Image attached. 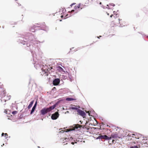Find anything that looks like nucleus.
I'll list each match as a JSON object with an SVG mask.
<instances>
[{"instance_id":"7","label":"nucleus","mask_w":148,"mask_h":148,"mask_svg":"<svg viewBox=\"0 0 148 148\" xmlns=\"http://www.w3.org/2000/svg\"><path fill=\"white\" fill-rule=\"evenodd\" d=\"M77 114L80 115L84 117L86 116V113L83 111L79 110L78 109L77 111Z\"/></svg>"},{"instance_id":"12","label":"nucleus","mask_w":148,"mask_h":148,"mask_svg":"<svg viewBox=\"0 0 148 148\" xmlns=\"http://www.w3.org/2000/svg\"><path fill=\"white\" fill-rule=\"evenodd\" d=\"M138 143H136L134 142H132V146L130 147V148H138V146L136 145V144Z\"/></svg>"},{"instance_id":"33","label":"nucleus","mask_w":148,"mask_h":148,"mask_svg":"<svg viewBox=\"0 0 148 148\" xmlns=\"http://www.w3.org/2000/svg\"><path fill=\"white\" fill-rule=\"evenodd\" d=\"M107 126H109L108 125H107Z\"/></svg>"},{"instance_id":"18","label":"nucleus","mask_w":148,"mask_h":148,"mask_svg":"<svg viewBox=\"0 0 148 148\" xmlns=\"http://www.w3.org/2000/svg\"><path fill=\"white\" fill-rule=\"evenodd\" d=\"M5 135L4 136L6 138H7L8 137V134H7V133H5V134H4V133H3L2 134H1V136H4V135Z\"/></svg>"},{"instance_id":"15","label":"nucleus","mask_w":148,"mask_h":148,"mask_svg":"<svg viewBox=\"0 0 148 148\" xmlns=\"http://www.w3.org/2000/svg\"><path fill=\"white\" fill-rule=\"evenodd\" d=\"M82 127V126L79 125L78 124H76L75 125V126L74 127V130H75V128L77 129L78 128H81Z\"/></svg>"},{"instance_id":"19","label":"nucleus","mask_w":148,"mask_h":148,"mask_svg":"<svg viewBox=\"0 0 148 148\" xmlns=\"http://www.w3.org/2000/svg\"><path fill=\"white\" fill-rule=\"evenodd\" d=\"M74 8H75V10H77L78 9H80L79 6V4L75 5V6Z\"/></svg>"},{"instance_id":"5","label":"nucleus","mask_w":148,"mask_h":148,"mask_svg":"<svg viewBox=\"0 0 148 148\" xmlns=\"http://www.w3.org/2000/svg\"><path fill=\"white\" fill-rule=\"evenodd\" d=\"M56 106L54 105L51 106L48 108H44L41 110V113L42 115H44L51 111V110L53 109Z\"/></svg>"},{"instance_id":"16","label":"nucleus","mask_w":148,"mask_h":148,"mask_svg":"<svg viewBox=\"0 0 148 148\" xmlns=\"http://www.w3.org/2000/svg\"><path fill=\"white\" fill-rule=\"evenodd\" d=\"M34 102V101H32L29 104V105L28 107V109H29L32 106V105L33 104Z\"/></svg>"},{"instance_id":"8","label":"nucleus","mask_w":148,"mask_h":148,"mask_svg":"<svg viewBox=\"0 0 148 148\" xmlns=\"http://www.w3.org/2000/svg\"><path fill=\"white\" fill-rule=\"evenodd\" d=\"M99 138L101 139H104L105 140H110L112 138V137H108L106 135L103 136L101 135L99 136Z\"/></svg>"},{"instance_id":"9","label":"nucleus","mask_w":148,"mask_h":148,"mask_svg":"<svg viewBox=\"0 0 148 148\" xmlns=\"http://www.w3.org/2000/svg\"><path fill=\"white\" fill-rule=\"evenodd\" d=\"M60 82V80L58 78L55 79L53 81V84L54 86L58 85Z\"/></svg>"},{"instance_id":"22","label":"nucleus","mask_w":148,"mask_h":148,"mask_svg":"<svg viewBox=\"0 0 148 148\" xmlns=\"http://www.w3.org/2000/svg\"><path fill=\"white\" fill-rule=\"evenodd\" d=\"M71 109L73 110H77L78 109L75 107H72Z\"/></svg>"},{"instance_id":"23","label":"nucleus","mask_w":148,"mask_h":148,"mask_svg":"<svg viewBox=\"0 0 148 148\" xmlns=\"http://www.w3.org/2000/svg\"><path fill=\"white\" fill-rule=\"evenodd\" d=\"M89 1L87 0L86 1V3L85 4H86V5H87L86 6H88V5L89 4Z\"/></svg>"},{"instance_id":"1","label":"nucleus","mask_w":148,"mask_h":148,"mask_svg":"<svg viewBox=\"0 0 148 148\" xmlns=\"http://www.w3.org/2000/svg\"><path fill=\"white\" fill-rule=\"evenodd\" d=\"M115 5V4L113 3H110L109 5H107V8L108 9V10L106 12V14L108 15H110V17L112 18V24L116 25L121 23L120 21L122 19H120L119 18V14L115 13V11H114V8H113Z\"/></svg>"},{"instance_id":"3","label":"nucleus","mask_w":148,"mask_h":148,"mask_svg":"<svg viewBox=\"0 0 148 148\" xmlns=\"http://www.w3.org/2000/svg\"><path fill=\"white\" fill-rule=\"evenodd\" d=\"M52 67L49 66H47L46 65L44 66L42 69V71L40 72L41 75L42 76H47L49 74V71L52 69Z\"/></svg>"},{"instance_id":"24","label":"nucleus","mask_w":148,"mask_h":148,"mask_svg":"<svg viewBox=\"0 0 148 148\" xmlns=\"http://www.w3.org/2000/svg\"><path fill=\"white\" fill-rule=\"evenodd\" d=\"M86 112L87 113H88V114L89 115H90V113L91 112V111H88V112L86 111Z\"/></svg>"},{"instance_id":"20","label":"nucleus","mask_w":148,"mask_h":148,"mask_svg":"<svg viewBox=\"0 0 148 148\" xmlns=\"http://www.w3.org/2000/svg\"><path fill=\"white\" fill-rule=\"evenodd\" d=\"M35 108V107H33L30 113L31 114H32L34 112V111Z\"/></svg>"},{"instance_id":"29","label":"nucleus","mask_w":148,"mask_h":148,"mask_svg":"<svg viewBox=\"0 0 148 148\" xmlns=\"http://www.w3.org/2000/svg\"><path fill=\"white\" fill-rule=\"evenodd\" d=\"M101 37V36H99V37H97V38H100V37Z\"/></svg>"},{"instance_id":"21","label":"nucleus","mask_w":148,"mask_h":148,"mask_svg":"<svg viewBox=\"0 0 148 148\" xmlns=\"http://www.w3.org/2000/svg\"><path fill=\"white\" fill-rule=\"evenodd\" d=\"M17 113V112L16 111H13L12 112V113L14 114V115L15 114H16Z\"/></svg>"},{"instance_id":"28","label":"nucleus","mask_w":148,"mask_h":148,"mask_svg":"<svg viewBox=\"0 0 148 148\" xmlns=\"http://www.w3.org/2000/svg\"><path fill=\"white\" fill-rule=\"evenodd\" d=\"M75 4V3H73L71 5V7H72V5H74Z\"/></svg>"},{"instance_id":"4","label":"nucleus","mask_w":148,"mask_h":148,"mask_svg":"<svg viewBox=\"0 0 148 148\" xmlns=\"http://www.w3.org/2000/svg\"><path fill=\"white\" fill-rule=\"evenodd\" d=\"M128 139L135 140V139H137L138 140L142 138L143 136L137 133H135L134 134H129L127 135Z\"/></svg>"},{"instance_id":"25","label":"nucleus","mask_w":148,"mask_h":148,"mask_svg":"<svg viewBox=\"0 0 148 148\" xmlns=\"http://www.w3.org/2000/svg\"><path fill=\"white\" fill-rule=\"evenodd\" d=\"M116 135H112V136L113 138H116L117 137L116 136Z\"/></svg>"},{"instance_id":"13","label":"nucleus","mask_w":148,"mask_h":148,"mask_svg":"<svg viewBox=\"0 0 148 148\" xmlns=\"http://www.w3.org/2000/svg\"><path fill=\"white\" fill-rule=\"evenodd\" d=\"M79 8L80 9H82L83 8H85L87 5L85 4H83L81 3L79 4Z\"/></svg>"},{"instance_id":"10","label":"nucleus","mask_w":148,"mask_h":148,"mask_svg":"<svg viewBox=\"0 0 148 148\" xmlns=\"http://www.w3.org/2000/svg\"><path fill=\"white\" fill-rule=\"evenodd\" d=\"M94 4L95 5H97L99 4H101V3L100 0H92Z\"/></svg>"},{"instance_id":"17","label":"nucleus","mask_w":148,"mask_h":148,"mask_svg":"<svg viewBox=\"0 0 148 148\" xmlns=\"http://www.w3.org/2000/svg\"><path fill=\"white\" fill-rule=\"evenodd\" d=\"M57 69L60 72L63 71H64L63 69L60 66L57 67Z\"/></svg>"},{"instance_id":"31","label":"nucleus","mask_w":148,"mask_h":148,"mask_svg":"<svg viewBox=\"0 0 148 148\" xmlns=\"http://www.w3.org/2000/svg\"><path fill=\"white\" fill-rule=\"evenodd\" d=\"M61 17L62 18V17H63V16L62 15Z\"/></svg>"},{"instance_id":"26","label":"nucleus","mask_w":148,"mask_h":148,"mask_svg":"<svg viewBox=\"0 0 148 148\" xmlns=\"http://www.w3.org/2000/svg\"><path fill=\"white\" fill-rule=\"evenodd\" d=\"M36 104H37V102H36V103H35V104H34V105L33 107L36 108Z\"/></svg>"},{"instance_id":"2","label":"nucleus","mask_w":148,"mask_h":148,"mask_svg":"<svg viewBox=\"0 0 148 148\" xmlns=\"http://www.w3.org/2000/svg\"><path fill=\"white\" fill-rule=\"evenodd\" d=\"M143 138H142L137 140V143H138L139 147H147L148 146L147 145V137L143 136Z\"/></svg>"},{"instance_id":"27","label":"nucleus","mask_w":148,"mask_h":148,"mask_svg":"<svg viewBox=\"0 0 148 148\" xmlns=\"http://www.w3.org/2000/svg\"><path fill=\"white\" fill-rule=\"evenodd\" d=\"M36 104H37V102H36V103H35V104H34V105L33 107L36 108Z\"/></svg>"},{"instance_id":"30","label":"nucleus","mask_w":148,"mask_h":148,"mask_svg":"<svg viewBox=\"0 0 148 148\" xmlns=\"http://www.w3.org/2000/svg\"><path fill=\"white\" fill-rule=\"evenodd\" d=\"M71 144H72L73 145H74V142H72L71 143Z\"/></svg>"},{"instance_id":"14","label":"nucleus","mask_w":148,"mask_h":148,"mask_svg":"<svg viewBox=\"0 0 148 148\" xmlns=\"http://www.w3.org/2000/svg\"><path fill=\"white\" fill-rule=\"evenodd\" d=\"M76 100L75 99L69 97H68L66 99V100L67 101H71L75 100Z\"/></svg>"},{"instance_id":"34","label":"nucleus","mask_w":148,"mask_h":148,"mask_svg":"<svg viewBox=\"0 0 148 148\" xmlns=\"http://www.w3.org/2000/svg\"><path fill=\"white\" fill-rule=\"evenodd\" d=\"M30 30H31V31H32V30L31 29Z\"/></svg>"},{"instance_id":"32","label":"nucleus","mask_w":148,"mask_h":148,"mask_svg":"<svg viewBox=\"0 0 148 148\" xmlns=\"http://www.w3.org/2000/svg\"><path fill=\"white\" fill-rule=\"evenodd\" d=\"M73 11H74V10H73L72 11V12Z\"/></svg>"},{"instance_id":"6","label":"nucleus","mask_w":148,"mask_h":148,"mask_svg":"<svg viewBox=\"0 0 148 148\" xmlns=\"http://www.w3.org/2000/svg\"><path fill=\"white\" fill-rule=\"evenodd\" d=\"M59 114L58 112H56L52 114L51 118L53 120L57 119L59 117Z\"/></svg>"},{"instance_id":"11","label":"nucleus","mask_w":148,"mask_h":148,"mask_svg":"<svg viewBox=\"0 0 148 148\" xmlns=\"http://www.w3.org/2000/svg\"><path fill=\"white\" fill-rule=\"evenodd\" d=\"M61 140L62 141V142L63 143H64V145L67 144V143H66L67 142H68L69 140V139L68 138H62L61 139Z\"/></svg>"}]
</instances>
